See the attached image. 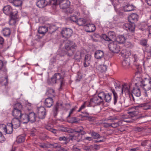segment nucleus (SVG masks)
I'll return each instance as SVG.
<instances>
[{"label": "nucleus", "mask_w": 151, "mask_h": 151, "mask_svg": "<svg viewBox=\"0 0 151 151\" xmlns=\"http://www.w3.org/2000/svg\"><path fill=\"white\" fill-rule=\"evenodd\" d=\"M76 47V45L74 42L70 40L67 41L65 46V48L67 51L66 54L68 56H72L74 54V50Z\"/></svg>", "instance_id": "1"}, {"label": "nucleus", "mask_w": 151, "mask_h": 151, "mask_svg": "<svg viewBox=\"0 0 151 151\" xmlns=\"http://www.w3.org/2000/svg\"><path fill=\"white\" fill-rule=\"evenodd\" d=\"M57 83H60V89H61L64 85V82L63 78L61 77V75L59 73H55L51 79L50 83L51 84H54Z\"/></svg>", "instance_id": "2"}, {"label": "nucleus", "mask_w": 151, "mask_h": 151, "mask_svg": "<svg viewBox=\"0 0 151 151\" xmlns=\"http://www.w3.org/2000/svg\"><path fill=\"white\" fill-rule=\"evenodd\" d=\"M140 86L145 91L149 90L151 88V79L145 78L140 81Z\"/></svg>", "instance_id": "3"}, {"label": "nucleus", "mask_w": 151, "mask_h": 151, "mask_svg": "<svg viewBox=\"0 0 151 151\" xmlns=\"http://www.w3.org/2000/svg\"><path fill=\"white\" fill-rule=\"evenodd\" d=\"M102 102V99L99 98L98 94V96H94L90 100L88 106L89 107H94L95 106L99 105Z\"/></svg>", "instance_id": "4"}, {"label": "nucleus", "mask_w": 151, "mask_h": 151, "mask_svg": "<svg viewBox=\"0 0 151 151\" xmlns=\"http://www.w3.org/2000/svg\"><path fill=\"white\" fill-rule=\"evenodd\" d=\"M18 12L17 11H13L11 15L9 16L10 18L9 23L10 25L14 24L17 21L19 20V16L17 14Z\"/></svg>", "instance_id": "5"}, {"label": "nucleus", "mask_w": 151, "mask_h": 151, "mask_svg": "<svg viewBox=\"0 0 151 151\" xmlns=\"http://www.w3.org/2000/svg\"><path fill=\"white\" fill-rule=\"evenodd\" d=\"M108 47L111 51L114 53H118L120 50L119 46L116 42L110 43L108 45Z\"/></svg>", "instance_id": "6"}, {"label": "nucleus", "mask_w": 151, "mask_h": 151, "mask_svg": "<svg viewBox=\"0 0 151 151\" xmlns=\"http://www.w3.org/2000/svg\"><path fill=\"white\" fill-rule=\"evenodd\" d=\"M99 96L102 99V101L104 99L107 102H109L111 99V94L109 93H106L103 91L99 93Z\"/></svg>", "instance_id": "7"}, {"label": "nucleus", "mask_w": 151, "mask_h": 151, "mask_svg": "<svg viewBox=\"0 0 151 151\" xmlns=\"http://www.w3.org/2000/svg\"><path fill=\"white\" fill-rule=\"evenodd\" d=\"M108 36H107L106 34L103 35L102 37L103 39L106 41H110L115 40L116 36L115 33L113 31H110L108 32Z\"/></svg>", "instance_id": "8"}, {"label": "nucleus", "mask_w": 151, "mask_h": 151, "mask_svg": "<svg viewBox=\"0 0 151 151\" xmlns=\"http://www.w3.org/2000/svg\"><path fill=\"white\" fill-rule=\"evenodd\" d=\"M73 32V30L71 29L65 28L62 29L61 33L63 37L68 38L71 36Z\"/></svg>", "instance_id": "9"}, {"label": "nucleus", "mask_w": 151, "mask_h": 151, "mask_svg": "<svg viewBox=\"0 0 151 151\" xmlns=\"http://www.w3.org/2000/svg\"><path fill=\"white\" fill-rule=\"evenodd\" d=\"M37 110L39 118L42 119H44L46 115L45 109L43 106H40L37 108Z\"/></svg>", "instance_id": "10"}, {"label": "nucleus", "mask_w": 151, "mask_h": 151, "mask_svg": "<svg viewBox=\"0 0 151 151\" xmlns=\"http://www.w3.org/2000/svg\"><path fill=\"white\" fill-rule=\"evenodd\" d=\"M123 28L130 32H134L135 28V25L134 23H125L123 25Z\"/></svg>", "instance_id": "11"}, {"label": "nucleus", "mask_w": 151, "mask_h": 151, "mask_svg": "<svg viewBox=\"0 0 151 151\" xmlns=\"http://www.w3.org/2000/svg\"><path fill=\"white\" fill-rule=\"evenodd\" d=\"M84 58L83 64L85 67L88 66L90 64L91 56V55L87 54L86 52L84 53V55L82 56Z\"/></svg>", "instance_id": "12"}, {"label": "nucleus", "mask_w": 151, "mask_h": 151, "mask_svg": "<svg viewBox=\"0 0 151 151\" xmlns=\"http://www.w3.org/2000/svg\"><path fill=\"white\" fill-rule=\"evenodd\" d=\"M59 3L60 8L62 9L68 8L70 4V2L68 0H61L59 2Z\"/></svg>", "instance_id": "13"}, {"label": "nucleus", "mask_w": 151, "mask_h": 151, "mask_svg": "<svg viewBox=\"0 0 151 151\" xmlns=\"http://www.w3.org/2000/svg\"><path fill=\"white\" fill-rule=\"evenodd\" d=\"M86 133L84 131L83 132V133L80 134L78 133H76L74 135L70 137V140L73 141L76 140L78 142H79L81 140L83 134H84Z\"/></svg>", "instance_id": "14"}, {"label": "nucleus", "mask_w": 151, "mask_h": 151, "mask_svg": "<svg viewBox=\"0 0 151 151\" xmlns=\"http://www.w3.org/2000/svg\"><path fill=\"white\" fill-rule=\"evenodd\" d=\"M14 10L12 7L9 5L4 6L3 8V12L7 15H11Z\"/></svg>", "instance_id": "15"}, {"label": "nucleus", "mask_w": 151, "mask_h": 151, "mask_svg": "<svg viewBox=\"0 0 151 151\" xmlns=\"http://www.w3.org/2000/svg\"><path fill=\"white\" fill-rule=\"evenodd\" d=\"M138 19V16L136 14L133 13L129 16L128 18V21L130 23H134L137 22Z\"/></svg>", "instance_id": "16"}, {"label": "nucleus", "mask_w": 151, "mask_h": 151, "mask_svg": "<svg viewBox=\"0 0 151 151\" xmlns=\"http://www.w3.org/2000/svg\"><path fill=\"white\" fill-rule=\"evenodd\" d=\"M85 52H86V51L85 50L76 51L74 55V58L76 60H79L82 58V56L84 55Z\"/></svg>", "instance_id": "17"}, {"label": "nucleus", "mask_w": 151, "mask_h": 151, "mask_svg": "<svg viewBox=\"0 0 151 151\" xmlns=\"http://www.w3.org/2000/svg\"><path fill=\"white\" fill-rule=\"evenodd\" d=\"M10 123L15 129L19 127L20 125V122L18 118L13 119Z\"/></svg>", "instance_id": "18"}, {"label": "nucleus", "mask_w": 151, "mask_h": 151, "mask_svg": "<svg viewBox=\"0 0 151 151\" xmlns=\"http://www.w3.org/2000/svg\"><path fill=\"white\" fill-rule=\"evenodd\" d=\"M53 103V100L50 97L46 98L44 102L45 106L47 108L50 107L52 105Z\"/></svg>", "instance_id": "19"}, {"label": "nucleus", "mask_w": 151, "mask_h": 151, "mask_svg": "<svg viewBox=\"0 0 151 151\" xmlns=\"http://www.w3.org/2000/svg\"><path fill=\"white\" fill-rule=\"evenodd\" d=\"M85 26L86 32H92L96 29L95 26L93 24H86Z\"/></svg>", "instance_id": "20"}, {"label": "nucleus", "mask_w": 151, "mask_h": 151, "mask_svg": "<svg viewBox=\"0 0 151 151\" xmlns=\"http://www.w3.org/2000/svg\"><path fill=\"white\" fill-rule=\"evenodd\" d=\"M58 140L62 142L63 144H66L68 143L70 140V138L65 137L64 136H62L59 137L58 138Z\"/></svg>", "instance_id": "21"}, {"label": "nucleus", "mask_w": 151, "mask_h": 151, "mask_svg": "<svg viewBox=\"0 0 151 151\" xmlns=\"http://www.w3.org/2000/svg\"><path fill=\"white\" fill-rule=\"evenodd\" d=\"M104 56L103 52L101 50H96L95 53V57L97 59H101Z\"/></svg>", "instance_id": "22"}, {"label": "nucleus", "mask_w": 151, "mask_h": 151, "mask_svg": "<svg viewBox=\"0 0 151 151\" xmlns=\"http://www.w3.org/2000/svg\"><path fill=\"white\" fill-rule=\"evenodd\" d=\"M36 4L39 8H43L47 5V2L45 0H40L37 2Z\"/></svg>", "instance_id": "23"}, {"label": "nucleus", "mask_w": 151, "mask_h": 151, "mask_svg": "<svg viewBox=\"0 0 151 151\" xmlns=\"http://www.w3.org/2000/svg\"><path fill=\"white\" fill-rule=\"evenodd\" d=\"M28 115V120H29V121L33 122L36 121V116L35 113L30 112Z\"/></svg>", "instance_id": "24"}, {"label": "nucleus", "mask_w": 151, "mask_h": 151, "mask_svg": "<svg viewBox=\"0 0 151 151\" xmlns=\"http://www.w3.org/2000/svg\"><path fill=\"white\" fill-rule=\"evenodd\" d=\"M134 7L132 5L128 4L123 7V10L125 12H129L134 10Z\"/></svg>", "instance_id": "25"}, {"label": "nucleus", "mask_w": 151, "mask_h": 151, "mask_svg": "<svg viewBox=\"0 0 151 151\" xmlns=\"http://www.w3.org/2000/svg\"><path fill=\"white\" fill-rule=\"evenodd\" d=\"M131 54V53L130 51H127L126 49L122 50L121 52V56L126 58H127Z\"/></svg>", "instance_id": "26"}, {"label": "nucleus", "mask_w": 151, "mask_h": 151, "mask_svg": "<svg viewBox=\"0 0 151 151\" xmlns=\"http://www.w3.org/2000/svg\"><path fill=\"white\" fill-rule=\"evenodd\" d=\"M13 126L10 123H8L6 125L5 133L7 134H11L13 131Z\"/></svg>", "instance_id": "27"}, {"label": "nucleus", "mask_w": 151, "mask_h": 151, "mask_svg": "<svg viewBox=\"0 0 151 151\" xmlns=\"http://www.w3.org/2000/svg\"><path fill=\"white\" fill-rule=\"evenodd\" d=\"M19 118H20L21 121L24 123H27L29 121V120H28V115L26 114H22Z\"/></svg>", "instance_id": "28"}, {"label": "nucleus", "mask_w": 151, "mask_h": 151, "mask_svg": "<svg viewBox=\"0 0 151 151\" xmlns=\"http://www.w3.org/2000/svg\"><path fill=\"white\" fill-rule=\"evenodd\" d=\"M12 113L13 116L17 118H19L22 114V110L13 109Z\"/></svg>", "instance_id": "29"}, {"label": "nucleus", "mask_w": 151, "mask_h": 151, "mask_svg": "<svg viewBox=\"0 0 151 151\" xmlns=\"http://www.w3.org/2000/svg\"><path fill=\"white\" fill-rule=\"evenodd\" d=\"M130 85L127 84H124L123 85L122 89V92L124 91L125 93H128L130 92Z\"/></svg>", "instance_id": "30"}, {"label": "nucleus", "mask_w": 151, "mask_h": 151, "mask_svg": "<svg viewBox=\"0 0 151 151\" xmlns=\"http://www.w3.org/2000/svg\"><path fill=\"white\" fill-rule=\"evenodd\" d=\"M126 40L125 37L122 35L118 36L116 38V41L120 44H123Z\"/></svg>", "instance_id": "31"}, {"label": "nucleus", "mask_w": 151, "mask_h": 151, "mask_svg": "<svg viewBox=\"0 0 151 151\" xmlns=\"http://www.w3.org/2000/svg\"><path fill=\"white\" fill-rule=\"evenodd\" d=\"M47 31V27L46 26L40 27L38 30L39 33L42 34H44Z\"/></svg>", "instance_id": "32"}, {"label": "nucleus", "mask_w": 151, "mask_h": 151, "mask_svg": "<svg viewBox=\"0 0 151 151\" xmlns=\"http://www.w3.org/2000/svg\"><path fill=\"white\" fill-rule=\"evenodd\" d=\"M1 32L4 36H9L11 33L10 29L7 28H6L3 29Z\"/></svg>", "instance_id": "33"}, {"label": "nucleus", "mask_w": 151, "mask_h": 151, "mask_svg": "<svg viewBox=\"0 0 151 151\" xmlns=\"http://www.w3.org/2000/svg\"><path fill=\"white\" fill-rule=\"evenodd\" d=\"M97 69L101 72H104L107 70L106 66L104 65H98L96 68Z\"/></svg>", "instance_id": "34"}, {"label": "nucleus", "mask_w": 151, "mask_h": 151, "mask_svg": "<svg viewBox=\"0 0 151 151\" xmlns=\"http://www.w3.org/2000/svg\"><path fill=\"white\" fill-rule=\"evenodd\" d=\"M79 16V14L77 12H75L73 15L71 16L70 18V19L74 22H76L78 18V16Z\"/></svg>", "instance_id": "35"}, {"label": "nucleus", "mask_w": 151, "mask_h": 151, "mask_svg": "<svg viewBox=\"0 0 151 151\" xmlns=\"http://www.w3.org/2000/svg\"><path fill=\"white\" fill-rule=\"evenodd\" d=\"M86 20L83 18H80L78 19L76 23L79 26H85Z\"/></svg>", "instance_id": "36"}, {"label": "nucleus", "mask_w": 151, "mask_h": 151, "mask_svg": "<svg viewBox=\"0 0 151 151\" xmlns=\"http://www.w3.org/2000/svg\"><path fill=\"white\" fill-rule=\"evenodd\" d=\"M46 94L49 96L54 97L55 94V91L53 89L48 88L46 93Z\"/></svg>", "instance_id": "37"}, {"label": "nucleus", "mask_w": 151, "mask_h": 151, "mask_svg": "<svg viewBox=\"0 0 151 151\" xmlns=\"http://www.w3.org/2000/svg\"><path fill=\"white\" fill-rule=\"evenodd\" d=\"M132 93L133 94L137 97L140 96L141 94L140 90L138 88H134L132 90Z\"/></svg>", "instance_id": "38"}, {"label": "nucleus", "mask_w": 151, "mask_h": 151, "mask_svg": "<svg viewBox=\"0 0 151 151\" xmlns=\"http://www.w3.org/2000/svg\"><path fill=\"white\" fill-rule=\"evenodd\" d=\"M111 91L112 92L114 96L113 97V101L114 104V105H115L117 103L118 99V96L117 93L114 90L112 89Z\"/></svg>", "instance_id": "39"}, {"label": "nucleus", "mask_w": 151, "mask_h": 151, "mask_svg": "<svg viewBox=\"0 0 151 151\" xmlns=\"http://www.w3.org/2000/svg\"><path fill=\"white\" fill-rule=\"evenodd\" d=\"M59 104V103H57L56 105L54 106L53 107V111L54 113V115L55 116H56L58 114Z\"/></svg>", "instance_id": "40"}, {"label": "nucleus", "mask_w": 151, "mask_h": 151, "mask_svg": "<svg viewBox=\"0 0 151 151\" xmlns=\"http://www.w3.org/2000/svg\"><path fill=\"white\" fill-rule=\"evenodd\" d=\"M25 139V137L24 136H19L17 138L16 142L18 143H22L24 141Z\"/></svg>", "instance_id": "41"}, {"label": "nucleus", "mask_w": 151, "mask_h": 151, "mask_svg": "<svg viewBox=\"0 0 151 151\" xmlns=\"http://www.w3.org/2000/svg\"><path fill=\"white\" fill-rule=\"evenodd\" d=\"M22 106L20 103H16L14 105L13 109L22 110Z\"/></svg>", "instance_id": "42"}, {"label": "nucleus", "mask_w": 151, "mask_h": 151, "mask_svg": "<svg viewBox=\"0 0 151 151\" xmlns=\"http://www.w3.org/2000/svg\"><path fill=\"white\" fill-rule=\"evenodd\" d=\"M22 3V1L21 0H14L13 4L15 6H21Z\"/></svg>", "instance_id": "43"}, {"label": "nucleus", "mask_w": 151, "mask_h": 151, "mask_svg": "<svg viewBox=\"0 0 151 151\" xmlns=\"http://www.w3.org/2000/svg\"><path fill=\"white\" fill-rule=\"evenodd\" d=\"M83 128L82 127H77L73 129V132L80 133L81 132H83Z\"/></svg>", "instance_id": "44"}, {"label": "nucleus", "mask_w": 151, "mask_h": 151, "mask_svg": "<svg viewBox=\"0 0 151 151\" xmlns=\"http://www.w3.org/2000/svg\"><path fill=\"white\" fill-rule=\"evenodd\" d=\"M139 106L142 107L144 109L147 110L150 109V106L147 103H144L139 105Z\"/></svg>", "instance_id": "45"}, {"label": "nucleus", "mask_w": 151, "mask_h": 151, "mask_svg": "<svg viewBox=\"0 0 151 151\" xmlns=\"http://www.w3.org/2000/svg\"><path fill=\"white\" fill-rule=\"evenodd\" d=\"M122 121H119L117 122H113L111 123V127L115 128L119 126L121 124Z\"/></svg>", "instance_id": "46"}, {"label": "nucleus", "mask_w": 151, "mask_h": 151, "mask_svg": "<svg viewBox=\"0 0 151 151\" xmlns=\"http://www.w3.org/2000/svg\"><path fill=\"white\" fill-rule=\"evenodd\" d=\"M50 146H51L52 147L55 148H60L61 147V145L60 144L56 143L50 144Z\"/></svg>", "instance_id": "47"}, {"label": "nucleus", "mask_w": 151, "mask_h": 151, "mask_svg": "<svg viewBox=\"0 0 151 151\" xmlns=\"http://www.w3.org/2000/svg\"><path fill=\"white\" fill-rule=\"evenodd\" d=\"M128 113L129 114V117H133L137 115L138 112L137 111H133L129 112Z\"/></svg>", "instance_id": "48"}, {"label": "nucleus", "mask_w": 151, "mask_h": 151, "mask_svg": "<svg viewBox=\"0 0 151 151\" xmlns=\"http://www.w3.org/2000/svg\"><path fill=\"white\" fill-rule=\"evenodd\" d=\"M39 146L41 148H48L50 147V144L43 143L40 144Z\"/></svg>", "instance_id": "49"}, {"label": "nucleus", "mask_w": 151, "mask_h": 151, "mask_svg": "<svg viewBox=\"0 0 151 151\" xmlns=\"http://www.w3.org/2000/svg\"><path fill=\"white\" fill-rule=\"evenodd\" d=\"M91 135L94 139L100 138L101 137H100L99 134L94 132H92L91 133Z\"/></svg>", "instance_id": "50"}, {"label": "nucleus", "mask_w": 151, "mask_h": 151, "mask_svg": "<svg viewBox=\"0 0 151 151\" xmlns=\"http://www.w3.org/2000/svg\"><path fill=\"white\" fill-rule=\"evenodd\" d=\"M122 65L123 66L126 68L128 67L129 65V62L127 60H124L122 62Z\"/></svg>", "instance_id": "51"}, {"label": "nucleus", "mask_w": 151, "mask_h": 151, "mask_svg": "<svg viewBox=\"0 0 151 151\" xmlns=\"http://www.w3.org/2000/svg\"><path fill=\"white\" fill-rule=\"evenodd\" d=\"M79 121L78 119L76 118L75 117H72L70 119V122L71 123H78Z\"/></svg>", "instance_id": "52"}, {"label": "nucleus", "mask_w": 151, "mask_h": 151, "mask_svg": "<svg viewBox=\"0 0 151 151\" xmlns=\"http://www.w3.org/2000/svg\"><path fill=\"white\" fill-rule=\"evenodd\" d=\"M5 138L0 131V143H2L5 140Z\"/></svg>", "instance_id": "53"}, {"label": "nucleus", "mask_w": 151, "mask_h": 151, "mask_svg": "<svg viewBox=\"0 0 151 151\" xmlns=\"http://www.w3.org/2000/svg\"><path fill=\"white\" fill-rule=\"evenodd\" d=\"M77 108V106H75L74 108H73L71 109L69 113V115L68 116V117H70L73 113L76 111Z\"/></svg>", "instance_id": "54"}, {"label": "nucleus", "mask_w": 151, "mask_h": 151, "mask_svg": "<svg viewBox=\"0 0 151 151\" xmlns=\"http://www.w3.org/2000/svg\"><path fill=\"white\" fill-rule=\"evenodd\" d=\"M4 42V39L2 37L0 36V48H3Z\"/></svg>", "instance_id": "55"}, {"label": "nucleus", "mask_w": 151, "mask_h": 151, "mask_svg": "<svg viewBox=\"0 0 151 151\" xmlns=\"http://www.w3.org/2000/svg\"><path fill=\"white\" fill-rule=\"evenodd\" d=\"M6 125L4 124H0V130L3 131L5 132Z\"/></svg>", "instance_id": "56"}, {"label": "nucleus", "mask_w": 151, "mask_h": 151, "mask_svg": "<svg viewBox=\"0 0 151 151\" xmlns=\"http://www.w3.org/2000/svg\"><path fill=\"white\" fill-rule=\"evenodd\" d=\"M125 46L127 48H132L133 46V45L129 42H127L125 44Z\"/></svg>", "instance_id": "57"}, {"label": "nucleus", "mask_w": 151, "mask_h": 151, "mask_svg": "<svg viewBox=\"0 0 151 151\" xmlns=\"http://www.w3.org/2000/svg\"><path fill=\"white\" fill-rule=\"evenodd\" d=\"M59 1L58 0H51L50 4L53 5H56L59 4Z\"/></svg>", "instance_id": "58"}, {"label": "nucleus", "mask_w": 151, "mask_h": 151, "mask_svg": "<svg viewBox=\"0 0 151 151\" xmlns=\"http://www.w3.org/2000/svg\"><path fill=\"white\" fill-rule=\"evenodd\" d=\"M87 103V102H84V104L82 105L80 108H79V109L78 110V111L80 112L82 110L84 109L86 107V105Z\"/></svg>", "instance_id": "59"}, {"label": "nucleus", "mask_w": 151, "mask_h": 151, "mask_svg": "<svg viewBox=\"0 0 151 151\" xmlns=\"http://www.w3.org/2000/svg\"><path fill=\"white\" fill-rule=\"evenodd\" d=\"M124 118L123 119V121L127 123H130L132 122L133 121L131 120L130 119H127L126 116H125Z\"/></svg>", "instance_id": "60"}, {"label": "nucleus", "mask_w": 151, "mask_h": 151, "mask_svg": "<svg viewBox=\"0 0 151 151\" xmlns=\"http://www.w3.org/2000/svg\"><path fill=\"white\" fill-rule=\"evenodd\" d=\"M140 44L143 46H146L147 44V41L145 40H141Z\"/></svg>", "instance_id": "61"}, {"label": "nucleus", "mask_w": 151, "mask_h": 151, "mask_svg": "<svg viewBox=\"0 0 151 151\" xmlns=\"http://www.w3.org/2000/svg\"><path fill=\"white\" fill-rule=\"evenodd\" d=\"M133 57L134 59V64H136L135 63V62L139 60V58L138 57V56L136 54H134L133 55Z\"/></svg>", "instance_id": "62"}, {"label": "nucleus", "mask_w": 151, "mask_h": 151, "mask_svg": "<svg viewBox=\"0 0 151 151\" xmlns=\"http://www.w3.org/2000/svg\"><path fill=\"white\" fill-rule=\"evenodd\" d=\"M103 126L105 127H111V123L105 122L103 124Z\"/></svg>", "instance_id": "63"}, {"label": "nucleus", "mask_w": 151, "mask_h": 151, "mask_svg": "<svg viewBox=\"0 0 151 151\" xmlns=\"http://www.w3.org/2000/svg\"><path fill=\"white\" fill-rule=\"evenodd\" d=\"M129 98H130V99L131 101L132 100L134 102L135 101V99H134V97L133 96V94H130L129 95Z\"/></svg>", "instance_id": "64"}]
</instances>
